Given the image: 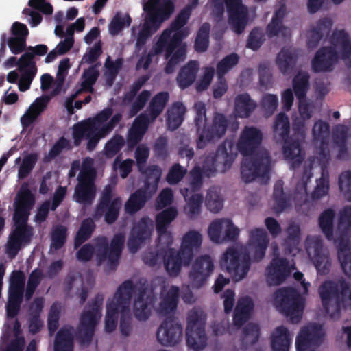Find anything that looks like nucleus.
<instances>
[{"instance_id": "4468645a", "label": "nucleus", "mask_w": 351, "mask_h": 351, "mask_svg": "<svg viewBox=\"0 0 351 351\" xmlns=\"http://www.w3.org/2000/svg\"><path fill=\"white\" fill-rule=\"evenodd\" d=\"M220 265L222 269H225L235 280L238 281L247 276L251 259L248 254L241 256L238 250L228 247L221 259Z\"/></svg>"}, {"instance_id": "052dcab7", "label": "nucleus", "mask_w": 351, "mask_h": 351, "mask_svg": "<svg viewBox=\"0 0 351 351\" xmlns=\"http://www.w3.org/2000/svg\"><path fill=\"white\" fill-rule=\"evenodd\" d=\"M206 206L213 213H218L223 208V200L215 188L210 189L206 197Z\"/></svg>"}, {"instance_id": "774afa93", "label": "nucleus", "mask_w": 351, "mask_h": 351, "mask_svg": "<svg viewBox=\"0 0 351 351\" xmlns=\"http://www.w3.org/2000/svg\"><path fill=\"white\" fill-rule=\"evenodd\" d=\"M261 105L263 111L269 116L274 114L278 105V98L276 95L265 94L262 97Z\"/></svg>"}, {"instance_id": "ddd939ff", "label": "nucleus", "mask_w": 351, "mask_h": 351, "mask_svg": "<svg viewBox=\"0 0 351 351\" xmlns=\"http://www.w3.org/2000/svg\"><path fill=\"white\" fill-rule=\"evenodd\" d=\"M293 134L285 141L282 152L286 159L292 161V166H299L304 160L302 144L305 141V125L304 121L295 122L293 124Z\"/></svg>"}, {"instance_id": "7c9ffc66", "label": "nucleus", "mask_w": 351, "mask_h": 351, "mask_svg": "<svg viewBox=\"0 0 351 351\" xmlns=\"http://www.w3.org/2000/svg\"><path fill=\"white\" fill-rule=\"evenodd\" d=\"M199 69V64L197 60H190L182 66L176 77V82L180 89L184 90L194 83Z\"/></svg>"}, {"instance_id": "a878e982", "label": "nucleus", "mask_w": 351, "mask_h": 351, "mask_svg": "<svg viewBox=\"0 0 351 351\" xmlns=\"http://www.w3.org/2000/svg\"><path fill=\"white\" fill-rule=\"evenodd\" d=\"M171 30L165 29L152 49L154 55H159L165 51L166 58H169L173 51L181 45L183 36L181 32L174 33L171 36Z\"/></svg>"}, {"instance_id": "69168bd1", "label": "nucleus", "mask_w": 351, "mask_h": 351, "mask_svg": "<svg viewBox=\"0 0 351 351\" xmlns=\"http://www.w3.org/2000/svg\"><path fill=\"white\" fill-rule=\"evenodd\" d=\"M120 314V331L122 335L128 337L132 331V316L129 304H125V306L121 309Z\"/></svg>"}, {"instance_id": "c03bdc74", "label": "nucleus", "mask_w": 351, "mask_h": 351, "mask_svg": "<svg viewBox=\"0 0 351 351\" xmlns=\"http://www.w3.org/2000/svg\"><path fill=\"white\" fill-rule=\"evenodd\" d=\"M169 99L168 92L162 91L154 95L148 107L150 119L155 120L163 111Z\"/></svg>"}, {"instance_id": "338daca9", "label": "nucleus", "mask_w": 351, "mask_h": 351, "mask_svg": "<svg viewBox=\"0 0 351 351\" xmlns=\"http://www.w3.org/2000/svg\"><path fill=\"white\" fill-rule=\"evenodd\" d=\"M339 187L345 199L351 202V171L342 172L339 176Z\"/></svg>"}, {"instance_id": "bf43d9fd", "label": "nucleus", "mask_w": 351, "mask_h": 351, "mask_svg": "<svg viewBox=\"0 0 351 351\" xmlns=\"http://www.w3.org/2000/svg\"><path fill=\"white\" fill-rule=\"evenodd\" d=\"M125 143L124 138L119 134H115L105 145L104 154L107 158H112L117 155Z\"/></svg>"}, {"instance_id": "680f3d73", "label": "nucleus", "mask_w": 351, "mask_h": 351, "mask_svg": "<svg viewBox=\"0 0 351 351\" xmlns=\"http://www.w3.org/2000/svg\"><path fill=\"white\" fill-rule=\"evenodd\" d=\"M131 23L132 19L128 14L125 17H121L119 14H117L109 23V33L112 36H116L123 29L125 26L129 27Z\"/></svg>"}, {"instance_id": "1a4fd4ad", "label": "nucleus", "mask_w": 351, "mask_h": 351, "mask_svg": "<svg viewBox=\"0 0 351 351\" xmlns=\"http://www.w3.org/2000/svg\"><path fill=\"white\" fill-rule=\"evenodd\" d=\"M104 300L103 294H97L90 305V309L82 313L75 332V337L80 345H89L92 342L95 327L101 316Z\"/></svg>"}, {"instance_id": "3c124183", "label": "nucleus", "mask_w": 351, "mask_h": 351, "mask_svg": "<svg viewBox=\"0 0 351 351\" xmlns=\"http://www.w3.org/2000/svg\"><path fill=\"white\" fill-rule=\"evenodd\" d=\"M284 182L279 180L276 182L274 186L273 199L274 200V209L276 212L283 211L289 205V201L283 189Z\"/></svg>"}, {"instance_id": "f3484780", "label": "nucleus", "mask_w": 351, "mask_h": 351, "mask_svg": "<svg viewBox=\"0 0 351 351\" xmlns=\"http://www.w3.org/2000/svg\"><path fill=\"white\" fill-rule=\"evenodd\" d=\"M143 8L151 23L160 27L162 23L168 20L173 13L175 3L171 0H148Z\"/></svg>"}, {"instance_id": "5701e85b", "label": "nucleus", "mask_w": 351, "mask_h": 351, "mask_svg": "<svg viewBox=\"0 0 351 351\" xmlns=\"http://www.w3.org/2000/svg\"><path fill=\"white\" fill-rule=\"evenodd\" d=\"M152 230V223L148 217H142L134 225L127 243L131 253L136 252L150 239Z\"/></svg>"}, {"instance_id": "a19ab883", "label": "nucleus", "mask_w": 351, "mask_h": 351, "mask_svg": "<svg viewBox=\"0 0 351 351\" xmlns=\"http://www.w3.org/2000/svg\"><path fill=\"white\" fill-rule=\"evenodd\" d=\"M95 223L93 219L88 217L82 221L74 238V249H78L90 239L95 231Z\"/></svg>"}, {"instance_id": "473e14b6", "label": "nucleus", "mask_w": 351, "mask_h": 351, "mask_svg": "<svg viewBox=\"0 0 351 351\" xmlns=\"http://www.w3.org/2000/svg\"><path fill=\"white\" fill-rule=\"evenodd\" d=\"M254 306V302L250 297L239 299L233 315V322L235 326L240 328L247 322Z\"/></svg>"}, {"instance_id": "c756f323", "label": "nucleus", "mask_w": 351, "mask_h": 351, "mask_svg": "<svg viewBox=\"0 0 351 351\" xmlns=\"http://www.w3.org/2000/svg\"><path fill=\"white\" fill-rule=\"evenodd\" d=\"M332 26V21L328 18L320 19L313 27L308 36L307 46L309 49L317 47L322 38L329 35Z\"/></svg>"}, {"instance_id": "39448f33", "label": "nucleus", "mask_w": 351, "mask_h": 351, "mask_svg": "<svg viewBox=\"0 0 351 351\" xmlns=\"http://www.w3.org/2000/svg\"><path fill=\"white\" fill-rule=\"evenodd\" d=\"M195 116V125L197 138V148L204 149L208 143L221 138L226 134L229 122L226 117L220 112L213 115L210 125H206V110L203 102H197L194 106Z\"/></svg>"}, {"instance_id": "2eb2a0df", "label": "nucleus", "mask_w": 351, "mask_h": 351, "mask_svg": "<svg viewBox=\"0 0 351 351\" xmlns=\"http://www.w3.org/2000/svg\"><path fill=\"white\" fill-rule=\"evenodd\" d=\"M121 208V198H113V186L108 184L101 192L96 206L95 217H101L104 215L105 221L108 224H112L118 219Z\"/></svg>"}, {"instance_id": "603ef678", "label": "nucleus", "mask_w": 351, "mask_h": 351, "mask_svg": "<svg viewBox=\"0 0 351 351\" xmlns=\"http://www.w3.org/2000/svg\"><path fill=\"white\" fill-rule=\"evenodd\" d=\"M159 27V26L157 25L156 27V24L151 23V21L145 17V22L136 38V48L138 50L141 49L146 44L148 38L151 37Z\"/></svg>"}, {"instance_id": "aec40b11", "label": "nucleus", "mask_w": 351, "mask_h": 351, "mask_svg": "<svg viewBox=\"0 0 351 351\" xmlns=\"http://www.w3.org/2000/svg\"><path fill=\"white\" fill-rule=\"evenodd\" d=\"M228 15V23L237 34L243 32L248 21L247 8L242 0H224Z\"/></svg>"}, {"instance_id": "dca6fc26", "label": "nucleus", "mask_w": 351, "mask_h": 351, "mask_svg": "<svg viewBox=\"0 0 351 351\" xmlns=\"http://www.w3.org/2000/svg\"><path fill=\"white\" fill-rule=\"evenodd\" d=\"M95 179L94 169L84 167L81 169L74 192V199L77 203L84 205H90L93 203L96 195Z\"/></svg>"}, {"instance_id": "9b49d317", "label": "nucleus", "mask_w": 351, "mask_h": 351, "mask_svg": "<svg viewBox=\"0 0 351 351\" xmlns=\"http://www.w3.org/2000/svg\"><path fill=\"white\" fill-rule=\"evenodd\" d=\"M206 315L200 308H193L188 313L186 341L189 348L201 351L207 345L205 331Z\"/></svg>"}, {"instance_id": "412c9836", "label": "nucleus", "mask_w": 351, "mask_h": 351, "mask_svg": "<svg viewBox=\"0 0 351 351\" xmlns=\"http://www.w3.org/2000/svg\"><path fill=\"white\" fill-rule=\"evenodd\" d=\"M214 269L213 262L208 255L198 257L192 265L189 274V281L193 288H200L206 282Z\"/></svg>"}, {"instance_id": "a211bd4d", "label": "nucleus", "mask_w": 351, "mask_h": 351, "mask_svg": "<svg viewBox=\"0 0 351 351\" xmlns=\"http://www.w3.org/2000/svg\"><path fill=\"white\" fill-rule=\"evenodd\" d=\"M306 251L309 255L313 253L312 261L319 275H326L331 267V261L328 252L323 249V242L318 237L307 238Z\"/></svg>"}, {"instance_id": "6e6d98bb", "label": "nucleus", "mask_w": 351, "mask_h": 351, "mask_svg": "<svg viewBox=\"0 0 351 351\" xmlns=\"http://www.w3.org/2000/svg\"><path fill=\"white\" fill-rule=\"evenodd\" d=\"M260 337V328L258 324L249 323L243 328L241 341L243 345L255 344Z\"/></svg>"}, {"instance_id": "4be33fe9", "label": "nucleus", "mask_w": 351, "mask_h": 351, "mask_svg": "<svg viewBox=\"0 0 351 351\" xmlns=\"http://www.w3.org/2000/svg\"><path fill=\"white\" fill-rule=\"evenodd\" d=\"M156 300V295L152 289L142 287L134 302V317L139 321H146L151 315L152 310Z\"/></svg>"}, {"instance_id": "b1692460", "label": "nucleus", "mask_w": 351, "mask_h": 351, "mask_svg": "<svg viewBox=\"0 0 351 351\" xmlns=\"http://www.w3.org/2000/svg\"><path fill=\"white\" fill-rule=\"evenodd\" d=\"M291 271L285 258L274 256L266 268L267 282L270 286L280 285L290 275Z\"/></svg>"}, {"instance_id": "f257e3e1", "label": "nucleus", "mask_w": 351, "mask_h": 351, "mask_svg": "<svg viewBox=\"0 0 351 351\" xmlns=\"http://www.w3.org/2000/svg\"><path fill=\"white\" fill-rule=\"evenodd\" d=\"M263 133L253 126H245L242 130L237 145L232 138H226L215 153L206 157L204 167L210 165L212 173L225 171L230 169L234 161L237 152L244 158L241 167V177L245 183L254 181L258 177H267L270 171L271 158L267 151L261 152Z\"/></svg>"}, {"instance_id": "c9c22d12", "label": "nucleus", "mask_w": 351, "mask_h": 351, "mask_svg": "<svg viewBox=\"0 0 351 351\" xmlns=\"http://www.w3.org/2000/svg\"><path fill=\"white\" fill-rule=\"evenodd\" d=\"M291 337L288 329L284 326L276 328L271 335V346L273 351H289Z\"/></svg>"}, {"instance_id": "37998d69", "label": "nucleus", "mask_w": 351, "mask_h": 351, "mask_svg": "<svg viewBox=\"0 0 351 351\" xmlns=\"http://www.w3.org/2000/svg\"><path fill=\"white\" fill-rule=\"evenodd\" d=\"M178 215V210L175 207H169L162 212L158 213L156 216V230L157 232L163 233L168 230V228Z\"/></svg>"}, {"instance_id": "f704fd0d", "label": "nucleus", "mask_w": 351, "mask_h": 351, "mask_svg": "<svg viewBox=\"0 0 351 351\" xmlns=\"http://www.w3.org/2000/svg\"><path fill=\"white\" fill-rule=\"evenodd\" d=\"M186 112V108L182 102H174L167 111L168 129L171 131L177 130L184 121Z\"/></svg>"}, {"instance_id": "72a5a7b5", "label": "nucleus", "mask_w": 351, "mask_h": 351, "mask_svg": "<svg viewBox=\"0 0 351 351\" xmlns=\"http://www.w3.org/2000/svg\"><path fill=\"white\" fill-rule=\"evenodd\" d=\"M179 299V288L172 286L160 301L158 309V314L167 316L176 311Z\"/></svg>"}, {"instance_id": "7ed1b4c3", "label": "nucleus", "mask_w": 351, "mask_h": 351, "mask_svg": "<svg viewBox=\"0 0 351 351\" xmlns=\"http://www.w3.org/2000/svg\"><path fill=\"white\" fill-rule=\"evenodd\" d=\"M34 204L35 197L31 191L22 186L14 204V228L10 233L5 246V253L10 259L14 258L23 247L31 243L34 230L28 224V219Z\"/></svg>"}, {"instance_id": "5fc2aeb1", "label": "nucleus", "mask_w": 351, "mask_h": 351, "mask_svg": "<svg viewBox=\"0 0 351 351\" xmlns=\"http://www.w3.org/2000/svg\"><path fill=\"white\" fill-rule=\"evenodd\" d=\"M143 173L146 176L144 189L146 190L152 189L155 192L161 177L160 169L156 165H153L146 168Z\"/></svg>"}, {"instance_id": "09e8293b", "label": "nucleus", "mask_w": 351, "mask_h": 351, "mask_svg": "<svg viewBox=\"0 0 351 351\" xmlns=\"http://www.w3.org/2000/svg\"><path fill=\"white\" fill-rule=\"evenodd\" d=\"M191 15V12H190L189 9L184 8L171 23V28L169 29L171 30V32H181L183 39L185 38L189 35V30L188 28L183 27L188 23Z\"/></svg>"}, {"instance_id": "f03ea898", "label": "nucleus", "mask_w": 351, "mask_h": 351, "mask_svg": "<svg viewBox=\"0 0 351 351\" xmlns=\"http://www.w3.org/2000/svg\"><path fill=\"white\" fill-rule=\"evenodd\" d=\"M335 211L331 208L324 210L318 219V224L328 241L334 240L337 248V256L346 276L351 278V206H346L339 212V235L334 239Z\"/></svg>"}, {"instance_id": "393cba45", "label": "nucleus", "mask_w": 351, "mask_h": 351, "mask_svg": "<svg viewBox=\"0 0 351 351\" xmlns=\"http://www.w3.org/2000/svg\"><path fill=\"white\" fill-rule=\"evenodd\" d=\"M90 123L78 122L73 126V138L75 146H79L84 138L87 139L86 149L93 151L101 138Z\"/></svg>"}, {"instance_id": "de8ad7c7", "label": "nucleus", "mask_w": 351, "mask_h": 351, "mask_svg": "<svg viewBox=\"0 0 351 351\" xmlns=\"http://www.w3.org/2000/svg\"><path fill=\"white\" fill-rule=\"evenodd\" d=\"M25 284V276L21 270L12 272L10 280L8 295L23 297Z\"/></svg>"}, {"instance_id": "49530a36", "label": "nucleus", "mask_w": 351, "mask_h": 351, "mask_svg": "<svg viewBox=\"0 0 351 351\" xmlns=\"http://www.w3.org/2000/svg\"><path fill=\"white\" fill-rule=\"evenodd\" d=\"M290 132V123L288 117L282 112L279 113L276 118L274 132L276 141H285L288 139Z\"/></svg>"}, {"instance_id": "cd10ccee", "label": "nucleus", "mask_w": 351, "mask_h": 351, "mask_svg": "<svg viewBox=\"0 0 351 351\" xmlns=\"http://www.w3.org/2000/svg\"><path fill=\"white\" fill-rule=\"evenodd\" d=\"M149 122V118L145 114H141L135 119L126 137V144L129 150L133 149L141 141L147 130Z\"/></svg>"}, {"instance_id": "6e6552de", "label": "nucleus", "mask_w": 351, "mask_h": 351, "mask_svg": "<svg viewBox=\"0 0 351 351\" xmlns=\"http://www.w3.org/2000/svg\"><path fill=\"white\" fill-rule=\"evenodd\" d=\"M274 302L277 310L289 317L292 323L300 322L304 304L296 289L289 287L278 289L274 293Z\"/></svg>"}, {"instance_id": "58836bf2", "label": "nucleus", "mask_w": 351, "mask_h": 351, "mask_svg": "<svg viewBox=\"0 0 351 351\" xmlns=\"http://www.w3.org/2000/svg\"><path fill=\"white\" fill-rule=\"evenodd\" d=\"M147 191L145 189H139L130 195L125 204V210L127 213L133 215L145 206L149 197L147 196Z\"/></svg>"}, {"instance_id": "20e7f679", "label": "nucleus", "mask_w": 351, "mask_h": 351, "mask_svg": "<svg viewBox=\"0 0 351 351\" xmlns=\"http://www.w3.org/2000/svg\"><path fill=\"white\" fill-rule=\"evenodd\" d=\"M331 45L322 47L311 61L314 73L330 72L341 58L351 66V40L344 30H335L331 36Z\"/></svg>"}, {"instance_id": "0eeeda50", "label": "nucleus", "mask_w": 351, "mask_h": 351, "mask_svg": "<svg viewBox=\"0 0 351 351\" xmlns=\"http://www.w3.org/2000/svg\"><path fill=\"white\" fill-rule=\"evenodd\" d=\"M319 293L322 300L323 308L326 313H330V305L332 300H335V313L331 314L339 315L341 309L351 310V287L350 283L344 279L338 282L332 280L324 281L319 289Z\"/></svg>"}, {"instance_id": "9d476101", "label": "nucleus", "mask_w": 351, "mask_h": 351, "mask_svg": "<svg viewBox=\"0 0 351 351\" xmlns=\"http://www.w3.org/2000/svg\"><path fill=\"white\" fill-rule=\"evenodd\" d=\"M135 286L131 280H125L118 287L114 298L106 305L105 330L108 332H113L117 326L118 314L121 313L125 304H129L132 299Z\"/></svg>"}, {"instance_id": "e433bc0d", "label": "nucleus", "mask_w": 351, "mask_h": 351, "mask_svg": "<svg viewBox=\"0 0 351 351\" xmlns=\"http://www.w3.org/2000/svg\"><path fill=\"white\" fill-rule=\"evenodd\" d=\"M297 55L289 48H282L276 57V64L283 74H289L295 67Z\"/></svg>"}, {"instance_id": "0e129e2a", "label": "nucleus", "mask_w": 351, "mask_h": 351, "mask_svg": "<svg viewBox=\"0 0 351 351\" xmlns=\"http://www.w3.org/2000/svg\"><path fill=\"white\" fill-rule=\"evenodd\" d=\"M226 219H217L210 223L208 229V234L210 240L216 243H221L222 237Z\"/></svg>"}, {"instance_id": "79ce46f5", "label": "nucleus", "mask_w": 351, "mask_h": 351, "mask_svg": "<svg viewBox=\"0 0 351 351\" xmlns=\"http://www.w3.org/2000/svg\"><path fill=\"white\" fill-rule=\"evenodd\" d=\"M310 75L304 71L298 72L293 79V90L299 101L304 100L310 87Z\"/></svg>"}, {"instance_id": "8fccbe9b", "label": "nucleus", "mask_w": 351, "mask_h": 351, "mask_svg": "<svg viewBox=\"0 0 351 351\" xmlns=\"http://www.w3.org/2000/svg\"><path fill=\"white\" fill-rule=\"evenodd\" d=\"M210 25L208 23H203L199 27L194 43L195 51L205 52L209 46V34Z\"/></svg>"}, {"instance_id": "864d4df0", "label": "nucleus", "mask_w": 351, "mask_h": 351, "mask_svg": "<svg viewBox=\"0 0 351 351\" xmlns=\"http://www.w3.org/2000/svg\"><path fill=\"white\" fill-rule=\"evenodd\" d=\"M239 56L235 53L225 56L216 66L217 77H224V75L239 63Z\"/></svg>"}, {"instance_id": "f8f14e48", "label": "nucleus", "mask_w": 351, "mask_h": 351, "mask_svg": "<svg viewBox=\"0 0 351 351\" xmlns=\"http://www.w3.org/2000/svg\"><path fill=\"white\" fill-rule=\"evenodd\" d=\"M125 237L123 233L115 234L109 245L106 237H99L96 241V259L97 265H100L107 261L108 267L115 270L119 265Z\"/></svg>"}, {"instance_id": "e2e57ef3", "label": "nucleus", "mask_w": 351, "mask_h": 351, "mask_svg": "<svg viewBox=\"0 0 351 351\" xmlns=\"http://www.w3.org/2000/svg\"><path fill=\"white\" fill-rule=\"evenodd\" d=\"M186 173V168L179 163H175L170 167L166 176V180L171 185L176 184L184 178Z\"/></svg>"}, {"instance_id": "4c0bfd02", "label": "nucleus", "mask_w": 351, "mask_h": 351, "mask_svg": "<svg viewBox=\"0 0 351 351\" xmlns=\"http://www.w3.org/2000/svg\"><path fill=\"white\" fill-rule=\"evenodd\" d=\"M256 107V103L251 99L247 93L240 94L235 98L234 111L239 117H250Z\"/></svg>"}, {"instance_id": "2f4dec72", "label": "nucleus", "mask_w": 351, "mask_h": 351, "mask_svg": "<svg viewBox=\"0 0 351 351\" xmlns=\"http://www.w3.org/2000/svg\"><path fill=\"white\" fill-rule=\"evenodd\" d=\"M74 328L64 325L56 333L54 340V351H73Z\"/></svg>"}, {"instance_id": "a18cd8bd", "label": "nucleus", "mask_w": 351, "mask_h": 351, "mask_svg": "<svg viewBox=\"0 0 351 351\" xmlns=\"http://www.w3.org/2000/svg\"><path fill=\"white\" fill-rule=\"evenodd\" d=\"M185 194H183L186 204L184 208V213L190 219L196 218L201 213L202 204L203 202V196L199 193L193 194L189 199H186L189 189H184Z\"/></svg>"}, {"instance_id": "c85d7f7f", "label": "nucleus", "mask_w": 351, "mask_h": 351, "mask_svg": "<svg viewBox=\"0 0 351 351\" xmlns=\"http://www.w3.org/2000/svg\"><path fill=\"white\" fill-rule=\"evenodd\" d=\"M286 237L283 239V246L287 255L295 256L299 252L301 239V229L298 224L291 222L285 230Z\"/></svg>"}, {"instance_id": "ea45409f", "label": "nucleus", "mask_w": 351, "mask_h": 351, "mask_svg": "<svg viewBox=\"0 0 351 351\" xmlns=\"http://www.w3.org/2000/svg\"><path fill=\"white\" fill-rule=\"evenodd\" d=\"M329 124L322 120L316 121L312 129V134L315 142H319L321 144L319 154L326 158L328 153H326L324 146L327 145L329 136Z\"/></svg>"}, {"instance_id": "bb28decb", "label": "nucleus", "mask_w": 351, "mask_h": 351, "mask_svg": "<svg viewBox=\"0 0 351 351\" xmlns=\"http://www.w3.org/2000/svg\"><path fill=\"white\" fill-rule=\"evenodd\" d=\"M248 246L254 261L259 262L265 255L269 239L263 228H255L250 232Z\"/></svg>"}, {"instance_id": "423d86ee", "label": "nucleus", "mask_w": 351, "mask_h": 351, "mask_svg": "<svg viewBox=\"0 0 351 351\" xmlns=\"http://www.w3.org/2000/svg\"><path fill=\"white\" fill-rule=\"evenodd\" d=\"M202 242L199 232L191 230L186 232L182 238L180 250L176 252L173 248H169L164 256L165 268L171 276H177L181 270L182 265H189Z\"/></svg>"}, {"instance_id": "6ab92c4d", "label": "nucleus", "mask_w": 351, "mask_h": 351, "mask_svg": "<svg viewBox=\"0 0 351 351\" xmlns=\"http://www.w3.org/2000/svg\"><path fill=\"white\" fill-rule=\"evenodd\" d=\"M182 337V326L173 317H167L156 332L158 341L165 346H175L180 341Z\"/></svg>"}, {"instance_id": "13d9d810", "label": "nucleus", "mask_w": 351, "mask_h": 351, "mask_svg": "<svg viewBox=\"0 0 351 351\" xmlns=\"http://www.w3.org/2000/svg\"><path fill=\"white\" fill-rule=\"evenodd\" d=\"M265 40V32L261 27H254L248 36L246 47L253 51L258 50Z\"/></svg>"}, {"instance_id": "4d7b16f0", "label": "nucleus", "mask_w": 351, "mask_h": 351, "mask_svg": "<svg viewBox=\"0 0 351 351\" xmlns=\"http://www.w3.org/2000/svg\"><path fill=\"white\" fill-rule=\"evenodd\" d=\"M38 159L37 153H30L24 156L19 168L18 177L20 179L27 178L34 168Z\"/></svg>"}]
</instances>
